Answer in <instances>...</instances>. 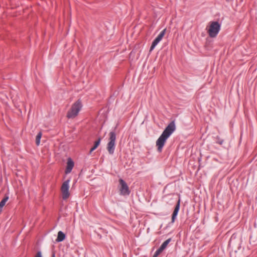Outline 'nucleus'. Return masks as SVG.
Instances as JSON below:
<instances>
[{
    "label": "nucleus",
    "mask_w": 257,
    "mask_h": 257,
    "mask_svg": "<svg viewBox=\"0 0 257 257\" xmlns=\"http://www.w3.org/2000/svg\"><path fill=\"white\" fill-rule=\"evenodd\" d=\"M176 126L174 121L171 122L163 131L156 141V146L159 152H161L169 137L175 131Z\"/></svg>",
    "instance_id": "f257e3e1"
},
{
    "label": "nucleus",
    "mask_w": 257,
    "mask_h": 257,
    "mask_svg": "<svg viewBox=\"0 0 257 257\" xmlns=\"http://www.w3.org/2000/svg\"><path fill=\"white\" fill-rule=\"evenodd\" d=\"M82 104L80 101L78 100L74 103L67 113L68 118H73L78 114L82 108Z\"/></svg>",
    "instance_id": "f03ea898"
},
{
    "label": "nucleus",
    "mask_w": 257,
    "mask_h": 257,
    "mask_svg": "<svg viewBox=\"0 0 257 257\" xmlns=\"http://www.w3.org/2000/svg\"><path fill=\"white\" fill-rule=\"evenodd\" d=\"M220 29V25L217 22H211L206 28L209 36L211 38L215 37Z\"/></svg>",
    "instance_id": "7ed1b4c3"
},
{
    "label": "nucleus",
    "mask_w": 257,
    "mask_h": 257,
    "mask_svg": "<svg viewBox=\"0 0 257 257\" xmlns=\"http://www.w3.org/2000/svg\"><path fill=\"white\" fill-rule=\"evenodd\" d=\"M109 142L107 145V150L110 154L114 153L115 145L116 135L114 132H111L109 134Z\"/></svg>",
    "instance_id": "20e7f679"
},
{
    "label": "nucleus",
    "mask_w": 257,
    "mask_h": 257,
    "mask_svg": "<svg viewBox=\"0 0 257 257\" xmlns=\"http://www.w3.org/2000/svg\"><path fill=\"white\" fill-rule=\"evenodd\" d=\"M70 182V180H67L63 183L61 186V192L62 197L64 200L68 199L70 196V193L69 191Z\"/></svg>",
    "instance_id": "39448f33"
},
{
    "label": "nucleus",
    "mask_w": 257,
    "mask_h": 257,
    "mask_svg": "<svg viewBox=\"0 0 257 257\" xmlns=\"http://www.w3.org/2000/svg\"><path fill=\"white\" fill-rule=\"evenodd\" d=\"M119 190L120 194L123 196L129 195L130 191L126 183L121 179L119 180Z\"/></svg>",
    "instance_id": "423d86ee"
},
{
    "label": "nucleus",
    "mask_w": 257,
    "mask_h": 257,
    "mask_svg": "<svg viewBox=\"0 0 257 257\" xmlns=\"http://www.w3.org/2000/svg\"><path fill=\"white\" fill-rule=\"evenodd\" d=\"M165 32L166 29H164L163 31L161 32L159 35L153 41L151 46L150 51H152L155 48V47L158 45V44L161 41V40L165 35Z\"/></svg>",
    "instance_id": "0eeeda50"
},
{
    "label": "nucleus",
    "mask_w": 257,
    "mask_h": 257,
    "mask_svg": "<svg viewBox=\"0 0 257 257\" xmlns=\"http://www.w3.org/2000/svg\"><path fill=\"white\" fill-rule=\"evenodd\" d=\"M73 167H74V162L70 158H69L68 159L67 163V167H66V169L65 170V173L68 174V173H70L71 170H72Z\"/></svg>",
    "instance_id": "6e6552de"
},
{
    "label": "nucleus",
    "mask_w": 257,
    "mask_h": 257,
    "mask_svg": "<svg viewBox=\"0 0 257 257\" xmlns=\"http://www.w3.org/2000/svg\"><path fill=\"white\" fill-rule=\"evenodd\" d=\"M180 208V201H179L175 206L172 216V222H174L178 214Z\"/></svg>",
    "instance_id": "1a4fd4ad"
},
{
    "label": "nucleus",
    "mask_w": 257,
    "mask_h": 257,
    "mask_svg": "<svg viewBox=\"0 0 257 257\" xmlns=\"http://www.w3.org/2000/svg\"><path fill=\"white\" fill-rule=\"evenodd\" d=\"M9 196L8 195H6L4 198L2 199V200L0 202V213L2 211V209L3 207L6 205L7 202L9 200Z\"/></svg>",
    "instance_id": "9d476101"
},
{
    "label": "nucleus",
    "mask_w": 257,
    "mask_h": 257,
    "mask_svg": "<svg viewBox=\"0 0 257 257\" xmlns=\"http://www.w3.org/2000/svg\"><path fill=\"white\" fill-rule=\"evenodd\" d=\"M65 238V234L61 231H59L58 233L57 238L56 241L57 242H61L64 240Z\"/></svg>",
    "instance_id": "9b49d317"
},
{
    "label": "nucleus",
    "mask_w": 257,
    "mask_h": 257,
    "mask_svg": "<svg viewBox=\"0 0 257 257\" xmlns=\"http://www.w3.org/2000/svg\"><path fill=\"white\" fill-rule=\"evenodd\" d=\"M101 141V139L99 138L97 141L95 142L94 146L90 149V153H91L94 150H95L99 145Z\"/></svg>",
    "instance_id": "f8f14e48"
},
{
    "label": "nucleus",
    "mask_w": 257,
    "mask_h": 257,
    "mask_svg": "<svg viewBox=\"0 0 257 257\" xmlns=\"http://www.w3.org/2000/svg\"><path fill=\"white\" fill-rule=\"evenodd\" d=\"M171 240V239L169 238V239H168L167 240H166V241H165L162 244V245H161V246L160 247V249H161L162 251H163V250L167 247V246L168 245V243L170 242Z\"/></svg>",
    "instance_id": "ddd939ff"
},
{
    "label": "nucleus",
    "mask_w": 257,
    "mask_h": 257,
    "mask_svg": "<svg viewBox=\"0 0 257 257\" xmlns=\"http://www.w3.org/2000/svg\"><path fill=\"white\" fill-rule=\"evenodd\" d=\"M42 133L39 132L36 136V144L37 146H39L40 143V140L42 137Z\"/></svg>",
    "instance_id": "4468645a"
},
{
    "label": "nucleus",
    "mask_w": 257,
    "mask_h": 257,
    "mask_svg": "<svg viewBox=\"0 0 257 257\" xmlns=\"http://www.w3.org/2000/svg\"><path fill=\"white\" fill-rule=\"evenodd\" d=\"M162 251L161 249L159 248L156 251L153 257H157Z\"/></svg>",
    "instance_id": "2eb2a0df"
},
{
    "label": "nucleus",
    "mask_w": 257,
    "mask_h": 257,
    "mask_svg": "<svg viewBox=\"0 0 257 257\" xmlns=\"http://www.w3.org/2000/svg\"><path fill=\"white\" fill-rule=\"evenodd\" d=\"M35 257H42L41 252L40 251H38V252L37 253V254H36V255Z\"/></svg>",
    "instance_id": "dca6fc26"
},
{
    "label": "nucleus",
    "mask_w": 257,
    "mask_h": 257,
    "mask_svg": "<svg viewBox=\"0 0 257 257\" xmlns=\"http://www.w3.org/2000/svg\"><path fill=\"white\" fill-rule=\"evenodd\" d=\"M52 257H55V254H54V253H53V254H52Z\"/></svg>",
    "instance_id": "f3484780"
}]
</instances>
